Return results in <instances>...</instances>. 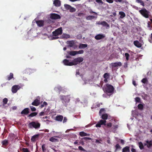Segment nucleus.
<instances>
[{
  "label": "nucleus",
  "instance_id": "1",
  "mask_svg": "<svg viewBox=\"0 0 152 152\" xmlns=\"http://www.w3.org/2000/svg\"><path fill=\"white\" fill-rule=\"evenodd\" d=\"M83 60V58H77L72 61L65 59L63 60V63L66 66H72L80 64Z\"/></svg>",
  "mask_w": 152,
  "mask_h": 152
},
{
  "label": "nucleus",
  "instance_id": "2",
  "mask_svg": "<svg viewBox=\"0 0 152 152\" xmlns=\"http://www.w3.org/2000/svg\"><path fill=\"white\" fill-rule=\"evenodd\" d=\"M102 88L103 91L109 96L113 94L114 90V87L108 83L106 84L105 86H104Z\"/></svg>",
  "mask_w": 152,
  "mask_h": 152
},
{
  "label": "nucleus",
  "instance_id": "3",
  "mask_svg": "<svg viewBox=\"0 0 152 152\" xmlns=\"http://www.w3.org/2000/svg\"><path fill=\"white\" fill-rule=\"evenodd\" d=\"M28 126L29 128H34L35 129H37L40 127V124L37 122L33 121L30 123Z\"/></svg>",
  "mask_w": 152,
  "mask_h": 152
},
{
  "label": "nucleus",
  "instance_id": "4",
  "mask_svg": "<svg viewBox=\"0 0 152 152\" xmlns=\"http://www.w3.org/2000/svg\"><path fill=\"white\" fill-rule=\"evenodd\" d=\"M139 12L143 17L146 18H148L149 17V12L145 9L143 8L139 11Z\"/></svg>",
  "mask_w": 152,
  "mask_h": 152
},
{
  "label": "nucleus",
  "instance_id": "5",
  "mask_svg": "<svg viewBox=\"0 0 152 152\" xmlns=\"http://www.w3.org/2000/svg\"><path fill=\"white\" fill-rule=\"evenodd\" d=\"M60 98L61 100H62V103L64 104L66 102H68L70 100L69 96H66L61 95L60 96Z\"/></svg>",
  "mask_w": 152,
  "mask_h": 152
},
{
  "label": "nucleus",
  "instance_id": "6",
  "mask_svg": "<svg viewBox=\"0 0 152 152\" xmlns=\"http://www.w3.org/2000/svg\"><path fill=\"white\" fill-rule=\"evenodd\" d=\"M53 35L55 36H57L59 35H61L62 33V29L61 27H60L56 29L53 32Z\"/></svg>",
  "mask_w": 152,
  "mask_h": 152
},
{
  "label": "nucleus",
  "instance_id": "7",
  "mask_svg": "<svg viewBox=\"0 0 152 152\" xmlns=\"http://www.w3.org/2000/svg\"><path fill=\"white\" fill-rule=\"evenodd\" d=\"M20 88V86L18 85H15L12 87L11 91L13 93H16L18 91Z\"/></svg>",
  "mask_w": 152,
  "mask_h": 152
},
{
  "label": "nucleus",
  "instance_id": "8",
  "mask_svg": "<svg viewBox=\"0 0 152 152\" xmlns=\"http://www.w3.org/2000/svg\"><path fill=\"white\" fill-rule=\"evenodd\" d=\"M30 113L29 109L28 108H24L21 112V114L23 116L26 115Z\"/></svg>",
  "mask_w": 152,
  "mask_h": 152
},
{
  "label": "nucleus",
  "instance_id": "9",
  "mask_svg": "<svg viewBox=\"0 0 152 152\" xmlns=\"http://www.w3.org/2000/svg\"><path fill=\"white\" fill-rule=\"evenodd\" d=\"M50 18L52 19H59L61 18L60 15L55 13H52L50 15Z\"/></svg>",
  "mask_w": 152,
  "mask_h": 152
},
{
  "label": "nucleus",
  "instance_id": "10",
  "mask_svg": "<svg viewBox=\"0 0 152 152\" xmlns=\"http://www.w3.org/2000/svg\"><path fill=\"white\" fill-rule=\"evenodd\" d=\"M145 142V143H144V146H146L148 148H150L152 146V140H146Z\"/></svg>",
  "mask_w": 152,
  "mask_h": 152
},
{
  "label": "nucleus",
  "instance_id": "11",
  "mask_svg": "<svg viewBox=\"0 0 152 152\" xmlns=\"http://www.w3.org/2000/svg\"><path fill=\"white\" fill-rule=\"evenodd\" d=\"M110 65L112 67V68H113L116 67L121 66L122 65V64L121 62H119L111 63L110 64Z\"/></svg>",
  "mask_w": 152,
  "mask_h": 152
},
{
  "label": "nucleus",
  "instance_id": "12",
  "mask_svg": "<svg viewBox=\"0 0 152 152\" xmlns=\"http://www.w3.org/2000/svg\"><path fill=\"white\" fill-rule=\"evenodd\" d=\"M105 37V36L103 34H98L95 37V39L97 40H99L102 39Z\"/></svg>",
  "mask_w": 152,
  "mask_h": 152
},
{
  "label": "nucleus",
  "instance_id": "13",
  "mask_svg": "<svg viewBox=\"0 0 152 152\" xmlns=\"http://www.w3.org/2000/svg\"><path fill=\"white\" fill-rule=\"evenodd\" d=\"M98 25H102L106 27L107 28V27L109 28L110 27L109 25L105 21H102L101 22L98 23Z\"/></svg>",
  "mask_w": 152,
  "mask_h": 152
},
{
  "label": "nucleus",
  "instance_id": "14",
  "mask_svg": "<svg viewBox=\"0 0 152 152\" xmlns=\"http://www.w3.org/2000/svg\"><path fill=\"white\" fill-rule=\"evenodd\" d=\"M36 23L38 26L40 27L43 26L44 25V21L43 20H37Z\"/></svg>",
  "mask_w": 152,
  "mask_h": 152
},
{
  "label": "nucleus",
  "instance_id": "15",
  "mask_svg": "<svg viewBox=\"0 0 152 152\" xmlns=\"http://www.w3.org/2000/svg\"><path fill=\"white\" fill-rule=\"evenodd\" d=\"M39 104L40 101L37 99H36L31 104L33 105L37 106L39 105Z\"/></svg>",
  "mask_w": 152,
  "mask_h": 152
},
{
  "label": "nucleus",
  "instance_id": "16",
  "mask_svg": "<svg viewBox=\"0 0 152 152\" xmlns=\"http://www.w3.org/2000/svg\"><path fill=\"white\" fill-rule=\"evenodd\" d=\"M63 117L61 115H58L56 117V120L59 121H61L63 119Z\"/></svg>",
  "mask_w": 152,
  "mask_h": 152
},
{
  "label": "nucleus",
  "instance_id": "17",
  "mask_svg": "<svg viewBox=\"0 0 152 152\" xmlns=\"http://www.w3.org/2000/svg\"><path fill=\"white\" fill-rule=\"evenodd\" d=\"M53 4L56 7H59L61 5V1L59 0H54Z\"/></svg>",
  "mask_w": 152,
  "mask_h": 152
},
{
  "label": "nucleus",
  "instance_id": "18",
  "mask_svg": "<svg viewBox=\"0 0 152 152\" xmlns=\"http://www.w3.org/2000/svg\"><path fill=\"white\" fill-rule=\"evenodd\" d=\"M67 44H68V46L69 47H72L75 45V42L74 41L72 40L71 41H68Z\"/></svg>",
  "mask_w": 152,
  "mask_h": 152
},
{
  "label": "nucleus",
  "instance_id": "19",
  "mask_svg": "<svg viewBox=\"0 0 152 152\" xmlns=\"http://www.w3.org/2000/svg\"><path fill=\"white\" fill-rule=\"evenodd\" d=\"M134 45L138 48H140L142 45L138 41H135L134 42Z\"/></svg>",
  "mask_w": 152,
  "mask_h": 152
},
{
  "label": "nucleus",
  "instance_id": "20",
  "mask_svg": "<svg viewBox=\"0 0 152 152\" xmlns=\"http://www.w3.org/2000/svg\"><path fill=\"white\" fill-rule=\"evenodd\" d=\"M129 148V146H126L123 148L122 152H130Z\"/></svg>",
  "mask_w": 152,
  "mask_h": 152
},
{
  "label": "nucleus",
  "instance_id": "21",
  "mask_svg": "<svg viewBox=\"0 0 152 152\" xmlns=\"http://www.w3.org/2000/svg\"><path fill=\"white\" fill-rule=\"evenodd\" d=\"M87 46L88 45L86 44L80 43L79 44V48L80 49H84L87 47Z\"/></svg>",
  "mask_w": 152,
  "mask_h": 152
},
{
  "label": "nucleus",
  "instance_id": "22",
  "mask_svg": "<svg viewBox=\"0 0 152 152\" xmlns=\"http://www.w3.org/2000/svg\"><path fill=\"white\" fill-rule=\"evenodd\" d=\"M61 38L63 39H68L70 38V36L68 34H63L61 36Z\"/></svg>",
  "mask_w": 152,
  "mask_h": 152
},
{
  "label": "nucleus",
  "instance_id": "23",
  "mask_svg": "<svg viewBox=\"0 0 152 152\" xmlns=\"http://www.w3.org/2000/svg\"><path fill=\"white\" fill-rule=\"evenodd\" d=\"M39 136V134H36L33 136L31 139V141L34 142L35 141L36 139L38 138Z\"/></svg>",
  "mask_w": 152,
  "mask_h": 152
},
{
  "label": "nucleus",
  "instance_id": "24",
  "mask_svg": "<svg viewBox=\"0 0 152 152\" xmlns=\"http://www.w3.org/2000/svg\"><path fill=\"white\" fill-rule=\"evenodd\" d=\"M119 14L120 15V17L121 18H123L126 16L125 13L122 11L119 12Z\"/></svg>",
  "mask_w": 152,
  "mask_h": 152
},
{
  "label": "nucleus",
  "instance_id": "25",
  "mask_svg": "<svg viewBox=\"0 0 152 152\" xmlns=\"http://www.w3.org/2000/svg\"><path fill=\"white\" fill-rule=\"evenodd\" d=\"M77 51H69L68 52V53L69 55L72 56H74L76 54Z\"/></svg>",
  "mask_w": 152,
  "mask_h": 152
},
{
  "label": "nucleus",
  "instance_id": "26",
  "mask_svg": "<svg viewBox=\"0 0 152 152\" xmlns=\"http://www.w3.org/2000/svg\"><path fill=\"white\" fill-rule=\"evenodd\" d=\"M13 74L12 73H10L9 75L7 76V80H10L13 77Z\"/></svg>",
  "mask_w": 152,
  "mask_h": 152
},
{
  "label": "nucleus",
  "instance_id": "27",
  "mask_svg": "<svg viewBox=\"0 0 152 152\" xmlns=\"http://www.w3.org/2000/svg\"><path fill=\"white\" fill-rule=\"evenodd\" d=\"M102 118L105 120L107 119L108 115L106 113L103 114L101 116Z\"/></svg>",
  "mask_w": 152,
  "mask_h": 152
},
{
  "label": "nucleus",
  "instance_id": "28",
  "mask_svg": "<svg viewBox=\"0 0 152 152\" xmlns=\"http://www.w3.org/2000/svg\"><path fill=\"white\" fill-rule=\"evenodd\" d=\"M49 140L53 142H57L58 141V139L55 138L53 137H52L50 138Z\"/></svg>",
  "mask_w": 152,
  "mask_h": 152
},
{
  "label": "nucleus",
  "instance_id": "29",
  "mask_svg": "<svg viewBox=\"0 0 152 152\" xmlns=\"http://www.w3.org/2000/svg\"><path fill=\"white\" fill-rule=\"evenodd\" d=\"M1 143L3 145L6 146L8 144V140H5L2 141Z\"/></svg>",
  "mask_w": 152,
  "mask_h": 152
},
{
  "label": "nucleus",
  "instance_id": "30",
  "mask_svg": "<svg viewBox=\"0 0 152 152\" xmlns=\"http://www.w3.org/2000/svg\"><path fill=\"white\" fill-rule=\"evenodd\" d=\"M37 114V113L36 112H33L30 114L28 116V117H32L36 116Z\"/></svg>",
  "mask_w": 152,
  "mask_h": 152
},
{
  "label": "nucleus",
  "instance_id": "31",
  "mask_svg": "<svg viewBox=\"0 0 152 152\" xmlns=\"http://www.w3.org/2000/svg\"><path fill=\"white\" fill-rule=\"evenodd\" d=\"M138 145H139V146L140 148V149L142 150L144 148L143 145V144L141 142H139Z\"/></svg>",
  "mask_w": 152,
  "mask_h": 152
},
{
  "label": "nucleus",
  "instance_id": "32",
  "mask_svg": "<svg viewBox=\"0 0 152 152\" xmlns=\"http://www.w3.org/2000/svg\"><path fill=\"white\" fill-rule=\"evenodd\" d=\"M136 2L138 3H140L143 6H144L145 4L143 1L141 0H136Z\"/></svg>",
  "mask_w": 152,
  "mask_h": 152
},
{
  "label": "nucleus",
  "instance_id": "33",
  "mask_svg": "<svg viewBox=\"0 0 152 152\" xmlns=\"http://www.w3.org/2000/svg\"><path fill=\"white\" fill-rule=\"evenodd\" d=\"M110 76V74L107 73H106L103 75V77L104 78L109 79Z\"/></svg>",
  "mask_w": 152,
  "mask_h": 152
},
{
  "label": "nucleus",
  "instance_id": "34",
  "mask_svg": "<svg viewBox=\"0 0 152 152\" xmlns=\"http://www.w3.org/2000/svg\"><path fill=\"white\" fill-rule=\"evenodd\" d=\"M115 149L114 151L115 152H116L118 149H120L121 148V147L118 144H117L115 146Z\"/></svg>",
  "mask_w": 152,
  "mask_h": 152
},
{
  "label": "nucleus",
  "instance_id": "35",
  "mask_svg": "<svg viewBox=\"0 0 152 152\" xmlns=\"http://www.w3.org/2000/svg\"><path fill=\"white\" fill-rule=\"evenodd\" d=\"M138 108L140 110H142L143 109V106L141 104H139L137 106Z\"/></svg>",
  "mask_w": 152,
  "mask_h": 152
},
{
  "label": "nucleus",
  "instance_id": "36",
  "mask_svg": "<svg viewBox=\"0 0 152 152\" xmlns=\"http://www.w3.org/2000/svg\"><path fill=\"white\" fill-rule=\"evenodd\" d=\"M94 18V16L93 15H89L86 17V19L87 20H91Z\"/></svg>",
  "mask_w": 152,
  "mask_h": 152
},
{
  "label": "nucleus",
  "instance_id": "37",
  "mask_svg": "<svg viewBox=\"0 0 152 152\" xmlns=\"http://www.w3.org/2000/svg\"><path fill=\"white\" fill-rule=\"evenodd\" d=\"M99 122L101 125H106V120H101L99 121Z\"/></svg>",
  "mask_w": 152,
  "mask_h": 152
},
{
  "label": "nucleus",
  "instance_id": "38",
  "mask_svg": "<svg viewBox=\"0 0 152 152\" xmlns=\"http://www.w3.org/2000/svg\"><path fill=\"white\" fill-rule=\"evenodd\" d=\"M141 82L144 84L147 83L148 81L146 78H144L141 80Z\"/></svg>",
  "mask_w": 152,
  "mask_h": 152
},
{
  "label": "nucleus",
  "instance_id": "39",
  "mask_svg": "<svg viewBox=\"0 0 152 152\" xmlns=\"http://www.w3.org/2000/svg\"><path fill=\"white\" fill-rule=\"evenodd\" d=\"M79 134L81 137L86 136L87 135L86 133L83 131L80 132Z\"/></svg>",
  "mask_w": 152,
  "mask_h": 152
},
{
  "label": "nucleus",
  "instance_id": "40",
  "mask_svg": "<svg viewBox=\"0 0 152 152\" xmlns=\"http://www.w3.org/2000/svg\"><path fill=\"white\" fill-rule=\"evenodd\" d=\"M78 149L80 151H84V152H87V151L86 150L84 149L81 146H79L78 147Z\"/></svg>",
  "mask_w": 152,
  "mask_h": 152
},
{
  "label": "nucleus",
  "instance_id": "41",
  "mask_svg": "<svg viewBox=\"0 0 152 152\" xmlns=\"http://www.w3.org/2000/svg\"><path fill=\"white\" fill-rule=\"evenodd\" d=\"M64 7L67 10H69L70 8H71V6L70 5L68 4H65Z\"/></svg>",
  "mask_w": 152,
  "mask_h": 152
},
{
  "label": "nucleus",
  "instance_id": "42",
  "mask_svg": "<svg viewBox=\"0 0 152 152\" xmlns=\"http://www.w3.org/2000/svg\"><path fill=\"white\" fill-rule=\"evenodd\" d=\"M69 10L70 12H72L75 11L76 9L75 8L71 6V8H70Z\"/></svg>",
  "mask_w": 152,
  "mask_h": 152
},
{
  "label": "nucleus",
  "instance_id": "43",
  "mask_svg": "<svg viewBox=\"0 0 152 152\" xmlns=\"http://www.w3.org/2000/svg\"><path fill=\"white\" fill-rule=\"evenodd\" d=\"M8 102V99L7 98H4L3 99V102L4 104H7Z\"/></svg>",
  "mask_w": 152,
  "mask_h": 152
},
{
  "label": "nucleus",
  "instance_id": "44",
  "mask_svg": "<svg viewBox=\"0 0 152 152\" xmlns=\"http://www.w3.org/2000/svg\"><path fill=\"white\" fill-rule=\"evenodd\" d=\"M42 148L43 152H45L46 151V148H45V144L43 145L42 146Z\"/></svg>",
  "mask_w": 152,
  "mask_h": 152
},
{
  "label": "nucleus",
  "instance_id": "45",
  "mask_svg": "<svg viewBox=\"0 0 152 152\" xmlns=\"http://www.w3.org/2000/svg\"><path fill=\"white\" fill-rule=\"evenodd\" d=\"M22 150L23 152H30L27 148H23Z\"/></svg>",
  "mask_w": 152,
  "mask_h": 152
},
{
  "label": "nucleus",
  "instance_id": "46",
  "mask_svg": "<svg viewBox=\"0 0 152 152\" xmlns=\"http://www.w3.org/2000/svg\"><path fill=\"white\" fill-rule=\"evenodd\" d=\"M105 111V109L104 108H102L99 111V114L100 115L102 113H104V112Z\"/></svg>",
  "mask_w": 152,
  "mask_h": 152
},
{
  "label": "nucleus",
  "instance_id": "47",
  "mask_svg": "<svg viewBox=\"0 0 152 152\" xmlns=\"http://www.w3.org/2000/svg\"><path fill=\"white\" fill-rule=\"evenodd\" d=\"M135 101L136 102H140V97H137L135 98Z\"/></svg>",
  "mask_w": 152,
  "mask_h": 152
},
{
  "label": "nucleus",
  "instance_id": "48",
  "mask_svg": "<svg viewBox=\"0 0 152 152\" xmlns=\"http://www.w3.org/2000/svg\"><path fill=\"white\" fill-rule=\"evenodd\" d=\"M84 51L83 50H80L78 51H77L76 54H81L83 53Z\"/></svg>",
  "mask_w": 152,
  "mask_h": 152
},
{
  "label": "nucleus",
  "instance_id": "49",
  "mask_svg": "<svg viewBox=\"0 0 152 152\" xmlns=\"http://www.w3.org/2000/svg\"><path fill=\"white\" fill-rule=\"evenodd\" d=\"M30 107L32 111H35L36 110V108L33 106H30Z\"/></svg>",
  "mask_w": 152,
  "mask_h": 152
},
{
  "label": "nucleus",
  "instance_id": "50",
  "mask_svg": "<svg viewBox=\"0 0 152 152\" xmlns=\"http://www.w3.org/2000/svg\"><path fill=\"white\" fill-rule=\"evenodd\" d=\"M82 140H92V139L90 137H84L82 138Z\"/></svg>",
  "mask_w": 152,
  "mask_h": 152
},
{
  "label": "nucleus",
  "instance_id": "51",
  "mask_svg": "<svg viewBox=\"0 0 152 152\" xmlns=\"http://www.w3.org/2000/svg\"><path fill=\"white\" fill-rule=\"evenodd\" d=\"M106 125H107L108 128H110L112 126V124L111 123H109L106 124Z\"/></svg>",
  "mask_w": 152,
  "mask_h": 152
},
{
  "label": "nucleus",
  "instance_id": "52",
  "mask_svg": "<svg viewBox=\"0 0 152 152\" xmlns=\"http://www.w3.org/2000/svg\"><path fill=\"white\" fill-rule=\"evenodd\" d=\"M118 128V125H113L112 127V128L115 130H116Z\"/></svg>",
  "mask_w": 152,
  "mask_h": 152
},
{
  "label": "nucleus",
  "instance_id": "53",
  "mask_svg": "<svg viewBox=\"0 0 152 152\" xmlns=\"http://www.w3.org/2000/svg\"><path fill=\"white\" fill-rule=\"evenodd\" d=\"M101 124H100L99 122L96 124V127H100L101 126Z\"/></svg>",
  "mask_w": 152,
  "mask_h": 152
},
{
  "label": "nucleus",
  "instance_id": "54",
  "mask_svg": "<svg viewBox=\"0 0 152 152\" xmlns=\"http://www.w3.org/2000/svg\"><path fill=\"white\" fill-rule=\"evenodd\" d=\"M79 143L81 144L82 145H84V141L83 140H82V139L80 141Z\"/></svg>",
  "mask_w": 152,
  "mask_h": 152
},
{
  "label": "nucleus",
  "instance_id": "55",
  "mask_svg": "<svg viewBox=\"0 0 152 152\" xmlns=\"http://www.w3.org/2000/svg\"><path fill=\"white\" fill-rule=\"evenodd\" d=\"M96 2L99 3L103 4V2L101 0H96Z\"/></svg>",
  "mask_w": 152,
  "mask_h": 152
},
{
  "label": "nucleus",
  "instance_id": "56",
  "mask_svg": "<svg viewBox=\"0 0 152 152\" xmlns=\"http://www.w3.org/2000/svg\"><path fill=\"white\" fill-rule=\"evenodd\" d=\"M84 15L83 13H78L77 15H78V16L79 17H81L82 16Z\"/></svg>",
  "mask_w": 152,
  "mask_h": 152
},
{
  "label": "nucleus",
  "instance_id": "57",
  "mask_svg": "<svg viewBox=\"0 0 152 152\" xmlns=\"http://www.w3.org/2000/svg\"><path fill=\"white\" fill-rule=\"evenodd\" d=\"M106 1L110 3H112L113 2V0H106Z\"/></svg>",
  "mask_w": 152,
  "mask_h": 152
},
{
  "label": "nucleus",
  "instance_id": "58",
  "mask_svg": "<svg viewBox=\"0 0 152 152\" xmlns=\"http://www.w3.org/2000/svg\"><path fill=\"white\" fill-rule=\"evenodd\" d=\"M67 121V118H66V117H64V120L63 121V122L64 123H65V122H66Z\"/></svg>",
  "mask_w": 152,
  "mask_h": 152
},
{
  "label": "nucleus",
  "instance_id": "59",
  "mask_svg": "<svg viewBox=\"0 0 152 152\" xmlns=\"http://www.w3.org/2000/svg\"><path fill=\"white\" fill-rule=\"evenodd\" d=\"M132 83L133 85L135 86H136L137 85V84L136 83V81L134 80H133L132 81Z\"/></svg>",
  "mask_w": 152,
  "mask_h": 152
},
{
  "label": "nucleus",
  "instance_id": "60",
  "mask_svg": "<svg viewBox=\"0 0 152 152\" xmlns=\"http://www.w3.org/2000/svg\"><path fill=\"white\" fill-rule=\"evenodd\" d=\"M99 140L101 141H102V140H96L95 142L96 143H101V142L99 141Z\"/></svg>",
  "mask_w": 152,
  "mask_h": 152
},
{
  "label": "nucleus",
  "instance_id": "61",
  "mask_svg": "<svg viewBox=\"0 0 152 152\" xmlns=\"http://www.w3.org/2000/svg\"><path fill=\"white\" fill-rule=\"evenodd\" d=\"M44 113L43 112H40L39 115V116H42L44 115Z\"/></svg>",
  "mask_w": 152,
  "mask_h": 152
},
{
  "label": "nucleus",
  "instance_id": "62",
  "mask_svg": "<svg viewBox=\"0 0 152 152\" xmlns=\"http://www.w3.org/2000/svg\"><path fill=\"white\" fill-rule=\"evenodd\" d=\"M58 37H57L56 36L53 37L52 38V39H58Z\"/></svg>",
  "mask_w": 152,
  "mask_h": 152
},
{
  "label": "nucleus",
  "instance_id": "63",
  "mask_svg": "<svg viewBox=\"0 0 152 152\" xmlns=\"http://www.w3.org/2000/svg\"><path fill=\"white\" fill-rule=\"evenodd\" d=\"M125 57H129V54L127 53H126L125 54Z\"/></svg>",
  "mask_w": 152,
  "mask_h": 152
},
{
  "label": "nucleus",
  "instance_id": "64",
  "mask_svg": "<svg viewBox=\"0 0 152 152\" xmlns=\"http://www.w3.org/2000/svg\"><path fill=\"white\" fill-rule=\"evenodd\" d=\"M131 151H132V152H136L135 149L134 148H132L131 149Z\"/></svg>",
  "mask_w": 152,
  "mask_h": 152
}]
</instances>
